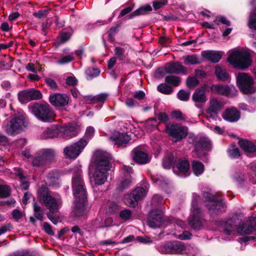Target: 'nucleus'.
Returning <instances> with one entry per match:
<instances>
[{
	"label": "nucleus",
	"mask_w": 256,
	"mask_h": 256,
	"mask_svg": "<svg viewBox=\"0 0 256 256\" xmlns=\"http://www.w3.org/2000/svg\"><path fill=\"white\" fill-rule=\"evenodd\" d=\"M56 156L54 150L51 148L42 149L32 160V164L36 166H43L52 160Z\"/></svg>",
	"instance_id": "6e6552de"
},
{
	"label": "nucleus",
	"mask_w": 256,
	"mask_h": 256,
	"mask_svg": "<svg viewBox=\"0 0 256 256\" xmlns=\"http://www.w3.org/2000/svg\"><path fill=\"white\" fill-rule=\"evenodd\" d=\"M122 172L125 175L126 178L122 181L118 186V188L121 190L130 186L132 182L130 180V174L132 172V169L128 166H124L122 169Z\"/></svg>",
	"instance_id": "5701e85b"
},
{
	"label": "nucleus",
	"mask_w": 256,
	"mask_h": 256,
	"mask_svg": "<svg viewBox=\"0 0 256 256\" xmlns=\"http://www.w3.org/2000/svg\"><path fill=\"white\" fill-rule=\"evenodd\" d=\"M174 162V156L172 154H168L163 159L162 166L164 168H170Z\"/></svg>",
	"instance_id": "79ce46f5"
},
{
	"label": "nucleus",
	"mask_w": 256,
	"mask_h": 256,
	"mask_svg": "<svg viewBox=\"0 0 256 256\" xmlns=\"http://www.w3.org/2000/svg\"><path fill=\"white\" fill-rule=\"evenodd\" d=\"M228 154L231 158H236L240 156L239 149L235 146H232L228 151Z\"/></svg>",
	"instance_id": "13d9d810"
},
{
	"label": "nucleus",
	"mask_w": 256,
	"mask_h": 256,
	"mask_svg": "<svg viewBox=\"0 0 256 256\" xmlns=\"http://www.w3.org/2000/svg\"><path fill=\"white\" fill-rule=\"evenodd\" d=\"M222 117L226 120L234 122L240 118V113H222Z\"/></svg>",
	"instance_id": "a18cd8bd"
},
{
	"label": "nucleus",
	"mask_w": 256,
	"mask_h": 256,
	"mask_svg": "<svg viewBox=\"0 0 256 256\" xmlns=\"http://www.w3.org/2000/svg\"><path fill=\"white\" fill-rule=\"evenodd\" d=\"M66 83L70 86H76L78 84V80L74 76H70L67 77Z\"/></svg>",
	"instance_id": "338daca9"
},
{
	"label": "nucleus",
	"mask_w": 256,
	"mask_h": 256,
	"mask_svg": "<svg viewBox=\"0 0 256 256\" xmlns=\"http://www.w3.org/2000/svg\"><path fill=\"white\" fill-rule=\"evenodd\" d=\"M238 232L241 234H249L252 232L253 228L250 226V223L246 222L237 228Z\"/></svg>",
	"instance_id": "4c0bfd02"
},
{
	"label": "nucleus",
	"mask_w": 256,
	"mask_h": 256,
	"mask_svg": "<svg viewBox=\"0 0 256 256\" xmlns=\"http://www.w3.org/2000/svg\"><path fill=\"white\" fill-rule=\"evenodd\" d=\"M42 199L45 206L52 213L56 212L62 205L60 198H53L48 194H44Z\"/></svg>",
	"instance_id": "f8f14e48"
},
{
	"label": "nucleus",
	"mask_w": 256,
	"mask_h": 256,
	"mask_svg": "<svg viewBox=\"0 0 256 256\" xmlns=\"http://www.w3.org/2000/svg\"><path fill=\"white\" fill-rule=\"evenodd\" d=\"M48 12V10H40L38 12L33 14V16L38 18L41 19L42 18L46 17Z\"/></svg>",
	"instance_id": "0e129e2a"
},
{
	"label": "nucleus",
	"mask_w": 256,
	"mask_h": 256,
	"mask_svg": "<svg viewBox=\"0 0 256 256\" xmlns=\"http://www.w3.org/2000/svg\"><path fill=\"white\" fill-rule=\"evenodd\" d=\"M158 90L162 94H170L173 92V88L172 86L166 84H160L157 86Z\"/></svg>",
	"instance_id": "a19ab883"
},
{
	"label": "nucleus",
	"mask_w": 256,
	"mask_h": 256,
	"mask_svg": "<svg viewBox=\"0 0 256 256\" xmlns=\"http://www.w3.org/2000/svg\"><path fill=\"white\" fill-rule=\"evenodd\" d=\"M80 173L81 171L79 170L72 178L73 192L76 198L74 212L78 216H80L84 212V204L87 198Z\"/></svg>",
	"instance_id": "f03ea898"
},
{
	"label": "nucleus",
	"mask_w": 256,
	"mask_h": 256,
	"mask_svg": "<svg viewBox=\"0 0 256 256\" xmlns=\"http://www.w3.org/2000/svg\"><path fill=\"white\" fill-rule=\"evenodd\" d=\"M190 92L180 90L177 94V98L180 100L186 102L190 99Z\"/></svg>",
	"instance_id": "5fc2aeb1"
},
{
	"label": "nucleus",
	"mask_w": 256,
	"mask_h": 256,
	"mask_svg": "<svg viewBox=\"0 0 256 256\" xmlns=\"http://www.w3.org/2000/svg\"><path fill=\"white\" fill-rule=\"evenodd\" d=\"M87 141L80 138L78 142L66 146L64 148V152L67 156L70 158H76L87 145Z\"/></svg>",
	"instance_id": "9d476101"
},
{
	"label": "nucleus",
	"mask_w": 256,
	"mask_h": 256,
	"mask_svg": "<svg viewBox=\"0 0 256 256\" xmlns=\"http://www.w3.org/2000/svg\"><path fill=\"white\" fill-rule=\"evenodd\" d=\"M223 104L216 98L210 100V106L206 112H216L222 109Z\"/></svg>",
	"instance_id": "cd10ccee"
},
{
	"label": "nucleus",
	"mask_w": 256,
	"mask_h": 256,
	"mask_svg": "<svg viewBox=\"0 0 256 256\" xmlns=\"http://www.w3.org/2000/svg\"><path fill=\"white\" fill-rule=\"evenodd\" d=\"M124 201L126 205L130 207H135L138 205V202L133 196L132 192L124 196Z\"/></svg>",
	"instance_id": "58836bf2"
},
{
	"label": "nucleus",
	"mask_w": 256,
	"mask_h": 256,
	"mask_svg": "<svg viewBox=\"0 0 256 256\" xmlns=\"http://www.w3.org/2000/svg\"><path fill=\"white\" fill-rule=\"evenodd\" d=\"M58 132V126H52L50 128H47L42 132V138L44 139L53 138L56 136Z\"/></svg>",
	"instance_id": "7c9ffc66"
},
{
	"label": "nucleus",
	"mask_w": 256,
	"mask_h": 256,
	"mask_svg": "<svg viewBox=\"0 0 256 256\" xmlns=\"http://www.w3.org/2000/svg\"><path fill=\"white\" fill-rule=\"evenodd\" d=\"M248 26L250 29L256 30V10L250 14Z\"/></svg>",
	"instance_id": "864d4df0"
},
{
	"label": "nucleus",
	"mask_w": 256,
	"mask_h": 256,
	"mask_svg": "<svg viewBox=\"0 0 256 256\" xmlns=\"http://www.w3.org/2000/svg\"><path fill=\"white\" fill-rule=\"evenodd\" d=\"M81 130V126L77 122H72L58 128V132L62 138L66 140L76 136Z\"/></svg>",
	"instance_id": "1a4fd4ad"
},
{
	"label": "nucleus",
	"mask_w": 256,
	"mask_h": 256,
	"mask_svg": "<svg viewBox=\"0 0 256 256\" xmlns=\"http://www.w3.org/2000/svg\"><path fill=\"white\" fill-rule=\"evenodd\" d=\"M201 56L204 59L214 64L218 62L222 58V54L215 50H203Z\"/></svg>",
	"instance_id": "aec40b11"
},
{
	"label": "nucleus",
	"mask_w": 256,
	"mask_h": 256,
	"mask_svg": "<svg viewBox=\"0 0 256 256\" xmlns=\"http://www.w3.org/2000/svg\"><path fill=\"white\" fill-rule=\"evenodd\" d=\"M165 82L171 84L173 86H178L181 82L180 78L174 76L169 75L166 76L164 79Z\"/></svg>",
	"instance_id": "f704fd0d"
},
{
	"label": "nucleus",
	"mask_w": 256,
	"mask_h": 256,
	"mask_svg": "<svg viewBox=\"0 0 256 256\" xmlns=\"http://www.w3.org/2000/svg\"><path fill=\"white\" fill-rule=\"evenodd\" d=\"M238 108L239 110L234 106H232L230 108H226L224 112H240V110L244 111H250L248 105L243 103L238 104Z\"/></svg>",
	"instance_id": "09e8293b"
},
{
	"label": "nucleus",
	"mask_w": 256,
	"mask_h": 256,
	"mask_svg": "<svg viewBox=\"0 0 256 256\" xmlns=\"http://www.w3.org/2000/svg\"><path fill=\"white\" fill-rule=\"evenodd\" d=\"M200 215L201 211L196 202L194 200L192 202L191 214L188 220V224L193 228L198 229L202 226L200 219Z\"/></svg>",
	"instance_id": "9b49d317"
},
{
	"label": "nucleus",
	"mask_w": 256,
	"mask_h": 256,
	"mask_svg": "<svg viewBox=\"0 0 256 256\" xmlns=\"http://www.w3.org/2000/svg\"><path fill=\"white\" fill-rule=\"evenodd\" d=\"M74 33L73 30L70 27L63 29L60 33V42L64 44L68 42Z\"/></svg>",
	"instance_id": "c85d7f7f"
},
{
	"label": "nucleus",
	"mask_w": 256,
	"mask_h": 256,
	"mask_svg": "<svg viewBox=\"0 0 256 256\" xmlns=\"http://www.w3.org/2000/svg\"><path fill=\"white\" fill-rule=\"evenodd\" d=\"M114 52L116 57L119 61H122L124 59L125 50L124 48L120 46H115Z\"/></svg>",
	"instance_id": "603ef678"
},
{
	"label": "nucleus",
	"mask_w": 256,
	"mask_h": 256,
	"mask_svg": "<svg viewBox=\"0 0 256 256\" xmlns=\"http://www.w3.org/2000/svg\"><path fill=\"white\" fill-rule=\"evenodd\" d=\"M178 168L180 172L184 174L186 176V173L188 172L190 168L188 162L187 160H180L178 164Z\"/></svg>",
	"instance_id": "ea45409f"
},
{
	"label": "nucleus",
	"mask_w": 256,
	"mask_h": 256,
	"mask_svg": "<svg viewBox=\"0 0 256 256\" xmlns=\"http://www.w3.org/2000/svg\"><path fill=\"white\" fill-rule=\"evenodd\" d=\"M204 196L208 203L206 204V207L210 210H221L224 206V204L220 201L216 200L214 196L209 193H204Z\"/></svg>",
	"instance_id": "dca6fc26"
},
{
	"label": "nucleus",
	"mask_w": 256,
	"mask_h": 256,
	"mask_svg": "<svg viewBox=\"0 0 256 256\" xmlns=\"http://www.w3.org/2000/svg\"><path fill=\"white\" fill-rule=\"evenodd\" d=\"M28 122L22 116L15 114L6 126V132L10 136H14L26 128Z\"/></svg>",
	"instance_id": "20e7f679"
},
{
	"label": "nucleus",
	"mask_w": 256,
	"mask_h": 256,
	"mask_svg": "<svg viewBox=\"0 0 256 256\" xmlns=\"http://www.w3.org/2000/svg\"><path fill=\"white\" fill-rule=\"evenodd\" d=\"M94 164L91 173L92 175V182L96 186L102 185L106 181L110 170V154L100 150H96L94 155Z\"/></svg>",
	"instance_id": "f257e3e1"
},
{
	"label": "nucleus",
	"mask_w": 256,
	"mask_h": 256,
	"mask_svg": "<svg viewBox=\"0 0 256 256\" xmlns=\"http://www.w3.org/2000/svg\"><path fill=\"white\" fill-rule=\"evenodd\" d=\"M18 98L19 102L22 104H26L31 101L28 90L20 91L18 94Z\"/></svg>",
	"instance_id": "c9c22d12"
},
{
	"label": "nucleus",
	"mask_w": 256,
	"mask_h": 256,
	"mask_svg": "<svg viewBox=\"0 0 256 256\" xmlns=\"http://www.w3.org/2000/svg\"><path fill=\"white\" fill-rule=\"evenodd\" d=\"M166 130L174 142L182 140L188 134V128L178 124L167 125Z\"/></svg>",
	"instance_id": "0eeeda50"
},
{
	"label": "nucleus",
	"mask_w": 256,
	"mask_h": 256,
	"mask_svg": "<svg viewBox=\"0 0 256 256\" xmlns=\"http://www.w3.org/2000/svg\"><path fill=\"white\" fill-rule=\"evenodd\" d=\"M163 222V216L162 212L158 210L151 212L148 220V224L150 227L154 228H160Z\"/></svg>",
	"instance_id": "4468645a"
},
{
	"label": "nucleus",
	"mask_w": 256,
	"mask_h": 256,
	"mask_svg": "<svg viewBox=\"0 0 256 256\" xmlns=\"http://www.w3.org/2000/svg\"><path fill=\"white\" fill-rule=\"evenodd\" d=\"M100 74V70L98 68H94L92 70H88L86 74L90 79H92L98 76Z\"/></svg>",
	"instance_id": "052dcab7"
},
{
	"label": "nucleus",
	"mask_w": 256,
	"mask_h": 256,
	"mask_svg": "<svg viewBox=\"0 0 256 256\" xmlns=\"http://www.w3.org/2000/svg\"><path fill=\"white\" fill-rule=\"evenodd\" d=\"M211 147V144L210 140L204 138L197 141L195 144V152L198 157L200 158L204 154V150H208Z\"/></svg>",
	"instance_id": "a211bd4d"
},
{
	"label": "nucleus",
	"mask_w": 256,
	"mask_h": 256,
	"mask_svg": "<svg viewBox=\"0 0 256 256\" xmlns=\"http://www.w3.org/2000/svg\"><path fill=\"white\" fill-rule=\"evenodd\" d=\"M134 8V6H129L122 9L118 16V18H122L129 14L133 10Z\"/></svg>",
	"instance_id": "774afa93"
},
{
	"label": "nucleus",
	"mask_w": 256,
	"mask_h": 256,
	"mask_svg": "<svg viewBox=\"0 0 256 256\" xmlns=\"http://www.w3.org/2000/svg\"><path fill=\"white\" fill-rule=\"evenodd\" d=\"M228 62L235 68L246 69L250 67L252 60L250 54L246 51L237 50L232 52L228 57Z\"/></svg>",
	"instance_id": "7ed1b4c3"
},
{
	"label": "nucleus",
	"mask_w": 256,
	"mask_h": 256,
	"mask_svg": "<svg viewBox=\"0 0 256 256\" xmlns=\"http://www.w3.org/2000/svg\"><path fill=\"white\" fill-rule=\"evenodd\" d=\"M214 74L216 79L221 82H228L230 81V76L227 70L220 66H216L214 68Z\"/></svg>",
	"instance_id": "412c9836"
},
{
	"label": "nucleus",
	"mask_w": 256,
	"mask_h": 256,
	"mask_svg": "<svg viewBox=\"0 0 256 256\" xmlns=\"http://www.w3.org/2000/svg\"><path fill=\"white\" fill-rule=\"evenodd\" d=\"M238 144L246 152L254 153L256 152V146L250 141L247 140L240 139Z\"/></svg>",
	"instance_id": "393cba45"
},
{
	"label": "nucleus",
	"mask_w": 256,
	"mask_h": 256,
	"mask_svg": "<svg viewBox=\"0 0 256 256\" xmlns=\"http://www.w3.org/2000/svg\"><path fill=\"white\" fill-rule=\"evenodd\" d=\"M74 60V58L70 55H66L62 56L58 62V64H68Z\"/></svg>",
	"instance_id": "680f3d73"
},
{
	"label": "nucleus",
	"mask_w": 256,
	"mask_h": 256,
	"mask_svg": "<svg viewBox=\"0 0 256 256\" xmlns=\"http://www.w3.org/2000/svg\"><path fill=\"white\" fill-rule=\"evenodd\" d=\"M111 139L118 146L124 147L130 142V138L126 133L115 132L112 134Z\"/></svg>",
	"instance_id": "f3484780"
},
{
	"label": "nucleus",
	"mask_w": 256,
	"mask_h": 256,
	"mask_svg": "<svg viewBox=\"0 0 256 256\" xmlns=\"http://www.w3.org/2000/svg\"><path fill=\"white\" fill-rule=\"evenodd\" d=\"M35 116L44 122H52L55 120L56 115L54 113H34Z\"/></svg>",
	"instance_id": "bb28decb"
},
{
	"label": "nucleus",
	"mask_w": 256,
	"mask_h": 256,
	"mask_svg": "<svg viewBox=\"0 0 256 256\" xmlns=\"http://www.w3.org/2000/svg\"><path fill=\"white\" fill-rule=\"evenodd\" d=\"M210 90L212 94L228 98H233L238 94V90L233 84H212L210 87Z\"/></svg>",
	"instance_id": "423d86ee"
},
{
	"label": "nucleus",
	"mask_w": 256,
	"mask_h": 256,
	"mask_svg": "<svg viewBox=\"0 0 256 256\" xmlns=\"http://www.w3.org/2000/svg\"><path fill=\"white\" fill-rule=\"evenodd\" d=\"M156 184L164 189L166 192H168V187L169 182L168 180L165 179L163 176H160L156 178Z\"/></svg>",
	"instance_id": "8fccbe9b"
},
{
	"label": "nucleus",
	"mask_w": 256,
	"mask_h": 256,
	"mask_svg": "<svg viewBox=\"0 0 256 256\" xmlns=\"http://www.w3.org/2000/svg\"><path fill=\"white\" fill-rule=\"evenodd\" d=\"M236 228L235 222L232 220H227L224 224V232L226 234H230Z\"/></svg>",
	"instance_id": "49530a36"
},
{
	"label": "nucleus",
	"mask_w": 256,
	"mask_h": 256,
	"mask_svg": "<svg viewBox=\"0 0 256 256\" xmlns=\"http://www.w3.org/2000/svg\"><path fill=\"white\" fill-rule=\"evenodd\" d=\"M166 72L168 74H188L187 68L178 62H172L168 63L166 66Z\"/></svg>",
	"instance_id": "2eb2a0df"
},
{
	"label": "nucleus",
	"mask_w": 256,
	"mask_h": 256,
	"mask_svg": "<svg viewBox=\"0 0 256 256\" xmlns=\"http://www.w3.org/2000/svg\"><path fill=\"white\" fill-rule=\"evenodd\" d=\"M94 128L92 126H88L86 128V131L85 132L84 136L87 139L89 140L92 138L94 134Z\"/></svg>",
	"instance_id": "69168bd1"
},
{
	"label": "nucleus",
	"mask_w": 256,
	"mask_h": 256,
	"mask_svg": "<svg viewBox=\"0 0 256 256\" xmlns=\"http://www.w3.org/2000/svg\"><path fill=\"white\" fill-rule=\"evenodd\" d=\"M167 4V0H155L152 2V6L154 10H158Z\"/></svg>",
	"instance_id": "bf43d9fd"
},
{
	"label": "nucleus",
	"mask_w": 256,
	"mask_h": 256,
	"mask_svg": "<svg viewBox=\"0 0 256 256\" xmlns=\"http://www.w3.org/2000/svg\"><path fill=\"white\" fill-rule=\"evenodd\" d=\"M120 24H117L116 26L111 27L108 32V38L110 42H114L115 41V36L118 31V28Z\"/></svg>",
	"instance_id": "de8ad7c7"
},
{
	"label": "nucleus",
	"mask_w": 256,
	"mask_h": 256,
	"mask_svg": "<svg viewBox=\"0 0 256 256\" xmlns=\"http://www.w3.org/2000/svg\"><path fill=\"white\" fill-rule=\"evenodd\" d=\"M44 81L46 84L52 89L54 90H56L58 88V86L56 82L51 78H46L44 80Z\"/></svg>",
	"instance_id": "e2e57ef3"
},
{
	"label": "nucleus",
	"mask_w": 256,
	"mask_h": 256,
	"mask_svg": "<svg viewBox=\"0 0 256 256\" xmlns=\"http://www.w3.org/2000/svg\"><path fill=\"white\" fill-rule=\"evenodd\" d=\"M28 108L31 112H54L50 104L45 101L30 104Z\"/></svg>",
	"instance_id": "6ab92c4d"
},
{
	"label": "nucleus",
	"mask_w": 256,
	"mask_h": 256,
	"mask_svg": "<svg viewBox=\"0 0 256 256\" xmlns=\"http://www.w3.org/2000/svg\"><path fill=\"white\" fill-rule=\"evenodd\" d=\"M205 84L203 86V89L198 88L192 95V100L196 102L204 103L206 101V98L205 94L204 89L206 88Z\"/></svg>",
	"instance_id": "a878e982"
},
{
	"label": "nucleus",
	"mask_w": 256,
	"mask_h": 256,
	"mask_svg": "<svg viewBox=\"0 0 256 256\" xmlns=\"http://www.w3.org/2000/svg\"><path fill=\"white\" fill-rule=\"evenodd\" d=\"M50 102L56 108L64 106L68 104V96L66 94L56 93L50 96Z\"/></svg>",
	"instance_id": "ddd939ff"
},
{
	"label": "nucleus",
	"mask_w": 256,
	"mask_h": 256,
	"mask_svg": "<svg viewBox=\"0 0 256 256\" xmlns=\"http://www.w3.org/2000/svg\"><path fill=\"white\" fill-rule=\"evenodd\" d=\"M108 97V94L102 93L94 96H90V100L92 104H102Z\"/></svg>",
	"instance_id": "2f4dec72"
},
{
	"label": "nucleus",
	"mask_w": 256,
	"mask_h": 256,
	"mask_svg": "<svg viewBox=\"0 0 256 256\" xmlns=\"http://www.w3.org/2000/svg\"><path fill=\"white\" fill-rule=\"evenodd\" d=\"M183 58L184 60V64L187 66L200 64L202 62V60H200L198 56L196 54L184 56Z\"/></svg>",
	"instance_id": "c756f323"
},
{
	"label": "nucleus",
	"mask_w": 256,
	"mask_h": 256,
	"mask_svg": "<svg viewBox=\"0 0 256 256\" xmlns=\"http://www.w3.org/2000/svg\"><path fill=\"white\" fill-rule=\"evenodd\" d=\"M148 190L146 188H144L142 187L136 188L132 192L133 194V196L136 198L138 202L139 200H142L146 196L147 194Z\"/></svg>",
	"instance_id": "473e14b6"
},
{
	"label": "nucleus",
	"mask_w": 256,
	"mask_h": 256,
	"mask_svg": "<svg viewBox=\"0 0 256 256\" xmlns=\"http://www.w3.org/2000/svg\"><path fill=\"white\" fill-rule=\"evenodd\" d=\"M152 7L149 4L140 6L138 8L128 16V19H132L135 16L144 15L152 10Z\"/></svg>",
	"instance_id": "b1692460"
},
{
	"label": "nucleus",
	"mask_w": 256,
	"mask_h": 256,
	"mask_svg": "<svg viewBox=\"0 0 256 256\" xmlns=\"http://www.w3.org/2000/svg\"><path fill=\"white\" fill-rule=\"evenodd\" d=\"M30 96V100H40L42 98V94L41 92L35 88L28 89Z\"/></svg>",
	"instance_id": "37998d69"
},
{
	"label": "nucleus",
	"mask_w": 256,
	"mask_h": 256,
	"mask_svg": "<svg viewBox=\"0 0 256 256\" xmlns=\"http://www.w3.org/2000/svg\"><path fill=\"white\" fill-rule=\"evenodd\" d=\"M236 84L240 92L244 94H252L256 92L253 86L254 79L247 73L239 72L236 76Z\"/></svg>",
	"instance_id": "39448f33"
},
{
	"label": "nucleus",
	"mask_w": 256,
	"mask_h": 256,
	"mask_svg": "<svg viewBox=\"0 0 256 256\" xmlns=\"http://www.w3.org/2000/svg\"><path fill=\"white\" fill-rule=\"evenodd\" d=\"M192 170L194 174L196 176H198L203 172L204 170V166L200 162L194 161L192 162Z\"/></svg>",
	"instance_id": "c03bdc74"
},
{
	"label": "nucleus",
	"mask_w": 256,
	"mask_h": 256,
	"mask_svg": "<svg viewBox=\"0 0 256 256\" xmlns=\"http://www.w3.org/2000/svg\"><path fill=\"white\" fill-rule=\"evenodd\" d=\"M200 83L198 80L194 76H188L186 80V86L190 88L196 87Z\"/></svg>",
	"instance_id": "3c124183"
},
{
	"label": "nucleus",
	"mask_w": 256,
	"mask_h": 256,
	"mask_svg": "<svg viewBox=\"0 0 256 256\" xmlns=\"http://www.w3.org/2000/svg\"><path fill=\"white\" fill-rule=\"evenodd\" d=\"M132 212L128 209H124L120 211V218L124 220H130L132 217Z\"/></svg>",
	"instance_id": "4d7b16f0"
},
{
	"label": "nucleus",
	"mask_w": 256,
	"mask_h": 256,
	"mask_svg": "<svg viewBox=\"0 0 256 256\" xmlns=\"http://www.w3.org/2000/svg\"><path fill=\"white\" fill-rule=\"evenodd\" d=\"M172 242H169L166 244H158L156 246V248L158 251L162 254H172Z\"/></svg>",
	"instance_id": "72a5a7b5"
},
{
	"label": "nucleus",
	"mask_w": 256,
	"mask_h": 256,
	"mask_svg": "<svg viewBox=\"0 0 256 256\" xmlns=\"http://www.w3.org/2000/svg\"><path fill=\"white\" fill-rule=\"evenodd\" d=\"M172 254H180L185 250V246L182 242L176 241L172 242Z\"/></svg>",
	"instance_id": "e433bc0d"
},
{
	"label": "nucleus",
	"mask_w": 256,
	"mask_h": 256,
	"mask_svg": "<svg viewBox=\"0 0 256 256\" xmlns=\"http://www.w3.org/2000/svg\"><path fill=\"white\" fill-rule=\"evenodd\" d=\"M133 160L139 164H146L150 161V158L147 153L134 148L132 151Z\"/></svg>",
	"instance_id": "4be33fe9"
},
{
	"label": "nucleus",
	"mask_w": 256,
	"mask_h": 256,
	"mask_svg": "<svg viewBox=\"0 0 256 256\" xmlns=\"http://www.w3.org/2000/svg\"><path fill=\"white\" fill-rule=\"evenodd\" d=\"M10 189L6 185L0 184V198H5L10 195Z\"/></svg>",
	"instance_id": "6e6d98bb"
}]
</instances>
